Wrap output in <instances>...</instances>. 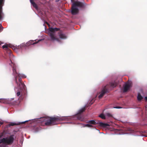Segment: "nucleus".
<instances>
[{"label":"nucleus","mask_w":147,"mask_h":147,"mask_svg":"<svg viewBox=\"0 0 147 147\" xmlns=\"http://www.w3.org/2000/svg\"><path fill=\"white\" fill-rule=\"evenodd\" d=\"M69 117H58L51 118L49 117H44L41 118V120L42 122H45L46 125H53L57 124L56 122L58 120H67L70 119Z\"/></svg>","instance_id":"obj_1"},{"label":"nucleus","mask_w":147,"mask_h":147,"mask_svg":"<svg viewBox=\"0 0 147 147\" xmlns=\"http://www.w3.org/2000/svg\"><path fill=\"white\" fill-rule=\"evenodd\" d=\"M58 29L57 28H49V34L51 38V40L54 41H58L59 39L57 38L56 36V31H57Z\"/></svg>","instance_id":"obj_2"},{"label":"nucleus","mask_w":147,"mask_h":147,"mask_svg":"<svg viewBox=\"0 0 147 147\" xmlns=\"http://www.w3.org/2000/svg\"><path fill=\"white\" fill-rule=\"evenodd\" d=\"M82 6V3L79 1H76L72 4L71 13L73 15L76 14L78 11V7Z\"/></svg>","instance_id":"obj_3"},{"label":"nucleus","mask_w":147,"mask_h":147,"mask_svg":"<svg viewBox=\"0 0 147 147\" xmlns=\"http://www.w3.org/2000/svg\"><path fill=\"white\" fill-rule=\"evenodd\" d=\"M13 141V136H11L0 140V144H2L4 145L10 144L12 143Z\"/></svg>","instance_id":"obj_4"},{"label":"nucleus","mask_w":147,"mask_h":147,"mask_svg":"<svg viewBox=\"0 0 147 147\" xmlns=\"http://www.w3.org/2000/svg\"><path fill=\"white\" fill-rule=\"evenodd\" d=\"M13 74L15 76L16 82H17V76L24 78L26 77V76L23 74H18L16 71V68L17 67L16 65L15 64H13Z\"/></svg>","instance_id":"obj_5"},{"label":"nucleus","mask_w":147,"mask_h":147,"mask_svg":"<svg viewBox=\"0 0 147 147\" xmlns=\"http://www.w3.org/2000/svg\"><path fill=\"white\" fill-rule=\"evenodd\" d=\"M4 0H0V20H2L3 16V14L2 12V8ZM1 27L2 26L0 24V30H1Z\"/></svg>","instance_id":"obj_6"},{"label":"nucleus","mask_w":147,"mask_h":147,"mask_svg":"<svg viewBox=\"0 0 147 147\" xmlns=\"http://www.w3.org/2000/svg\"><path fill=\"white\" fill-rule=\"evenodd\" d=\"M131 86V82H128L126 83L124 87L123 92H127Z\"/></svg>","instance_id":"obj_7"},{"label":"nucleus","mask_w":147,"mask_h":147,"mask_svg":"<svg viewBox=\"0 0 147 147\" xmlns=\"http://www.w3.org/2000/svg\"><path fill=\"white\" fill-rule=\"evenodd\" d=\"M19 88L20 89H25V85L22 83L21 82V78H19Z\"/></svg>","instance_id":"obj_8"},{"label":"nucleus","mask_w":147,"mask_h":147,"mask_svg":"<svg viewBox=\"0 0 147 147\" xmlns=\"http://www.w3.org/2000/svg\"><path fill=\"white\" fill-rule=\"evenodd\" d=\"M106 88H105L102 90L101 92L100 93V95L98 96V98L99 99L101 98L103 96L106 92Z\"/></svg>","instance_id":"obj_9"},{"label":"nucleus","mask_w":147,"mask_h":147,"mask_svg":"<svg viewBox=\"0 0 147 147\" xmlns=\"http://www.w3.org/2000/svg\"><path fill=\"white\" fill-rule=\"evenodd\" d=\"M37 42H34V40H30L26 43V46H29L31 45H33L36 43Z\"/></svg>","instance_id":"obj_10"},{"label":"nucleus","mask_w":147,"mask_h":147,"mask_svg":"<svg viewBox=\"0 0 147 147\" xmlns=\"http://www.w3.org/2000/svg\"><path fill=\"white\" fill-rule=\"evenodd\" d=\"M59 36L60 38L62 39H65L67 38V36L65 35L63 33H61L59 34Z\"/></svg>","instance_id":"obj_11"},{"label":"nucleus","mask_w":147,"mask_h":147,"mask_svg":"<svg viewBox=\"0 0 147 147\" xmlns=\"http://www.w3.org/2000/svg\"><path fill=\"white\" fill-rule=\"evenodd\" d=\"M110 86L114 88L117 85L116 83L115 82H112L110 83Z\"/></svg>","instance_id":"obj_12"},{"label":"nucleus","mask_w":147,"mask_h":147,"mask_svg":"<svg viewBox=\"0 0 147 147\" xmlns=\"http://www.w3.org/2000/svg\"><path fill=\"white\" fill-rule=\"evenodd\" d=\"M88 123H89L93 124H95L98 123V122H96L94 120H93L89 121H88Z\"/></svg>","instance_id":"obj_13"},{"label":"nucleus","mask_w":147,"mask_h":147,"mask_svg":"<svg viewBox=\"0 0 147 147\" xmlns=\"http://www.w3.org/2000/svg\"><path fill=\"white\" fill-rule=\"evenodd\" d=\"M142 98L143 97L140 95V94L138 93L137 96V99L138 100H140L142 99Z\"/></svg>","instance_id":"obj_14"},{"label":"nucleus","mask_w":147,"mask_h":147,"mask_svg":"<svg viewBox=\"0 0 147 147\" xmlns=\"http://www.w3.org/2000/svg\"><path fill=\"white\" fill-rule=\"evenodd\" d=\"M20 124V123H16L12 122V123H9V126H13V125H18Z\"/></svg>","instance_id":"obj_15"},{"label":"nucleus","mask_w":147,"mask_h":147,"mask_svg":"<svg viewBox=\"0 0 147 147\" xmlns=\"http://www.w3.org/2000/svg\"><path fill=\"white\" fill-rule=\"evenodd\" d=\"M85 110V107H83L79 110L78 111V113L80 114L83 112Z\"/></svg>","instance_id":"obj_16"},{"label":"nucleus","mask_w":147,"mask_h":147,"mask_svg":"<svg viewBox=\"0 0 147 147\" xmlns=\"http://www.w3.org/2000/svg\"><path fill=\"white\" fill-rule=\"evenodd\" d=\"M99 116L102 119H105V117L103 114H100Z\"/></svg>","instance_id":"obj_17"},{"label":"nucleus","mask_w":147,"mask_h":147,"mask_svg":"<svg viewBox=\"0 0 147 147\" xmlns=\"http://www.w3.org/2000/svg\"><path fill=\"white\" fill-rule=\"evenodd\" d=\"M84 127H91L92 126L90 124H85L84 126Z\"/></svg>","instance_id":"obj_18"},{"label":"nucleus","mask_w":147,"mask_h":147,"mask_svg":"<svg viewBox=\"0 0 147 147\" xmlns=\"http://www.w3.org/2000/svg\"><path fill=\"white\" fill-rule=\"evenodd\" d=\"M8 45H5L3 46V49L6 48L7 49L8 47Z\"/></svg>","instance_id":"obj_19"},{"label":"nucleus","mask_w":147,"mask_h":147,"mask_svg":"<svg viewBox=\"0 0 147 147\" xmlns=\"http://www.w3.org/2000/svg\"><path fill=\"white\" fill-rule=\"evenodd\" d=\"M102 123L101 125H103L104 126H108V124H103L102 123Z\"/></svg>","instance_id":"obj_20"},{"label":"nucleus","mask_w":147,"mask_h":147,"mask_svg":"<svg viewBox=\"0 0 147 147\" xmlns=\"http://www.w3.org/2000/svg\"><path fill=\"white\" fill-rule=\"evenodd\" d=\"M20 92H17V94H16V95H17V96H19L20 95Z\"/></svg>","instance_id":"obj_21"},{"label":"nucleus","mask_w":147,"mask_h":147,"mask_svg":"<svg viewBox=\"0 0 147 147\" xmlns=\"http://www.w3.org/2000/svg\"><path fill=\"white\" fill-rule=\"evenodd\" d=\"M25 44H23L20 45V47H23L25 45Z\"/></svg>","instance_id":"obj_22"},{"label":"nucleus","mask_w":147,"mask_h":147,"mask_svg":"<svg viewBox=\"0 0 147 147\" xmlns=\"http://www.w3.org/2000/svg\"><path fill=\"white\" fill-rule=\"evenodd\" d=\"M145 99L146 100H147V97H145Z\"/></svg>","instance_id":"obj_23"},{"label":"nucleus","mask_w":147,"mask_h":147,"mask_svg":"<svg viewBox=\"0 0 147 147\" xmlns=\"http://www.w3.org/2000/svg\"><path fill=\"white\" fill-rule=\"evenodd\" d=\"M15 48V47H14L13 46H12V48L13 49H15V48Z\"/></svg>","instance_id":"obj_24"},{"label":"nucleus","mask_w":147,"mask_h":147,"mask_svg":"<svg viewBox=\"0 0 147 147\" xmlns=\"http://www.w3.org/2000/svg\"><path fill=\"white\" fill-rule=\"evenodd\" d=\"M114 108H117V109L119 108L118 107H114Z\"/></svg>","instance_id":"obj_25"},{"label":"nucleus","mask_w":147,"mask_h":147,"mask_svg":"<svg viewBox=\"0 0 147 147\" xmlns=\"http://www.w3.org/2000/svg\"><path fill=\"white\" fill-rule=\"evenodd\" d=\"M28 121H25L24 122H23L22 123H25V122H26Z\"/></svg>","instance_id":"obj_26"},{"label":"nucleus","mask_w":147,"mask_h":147,"mask_svg":"<svg viewBox=\"0 0 147 147\" xmlns=\"http://www.w3.org/2000/svg\"><path fill=\"white\" fill-rule=\"evenodd\" d=\"M42 40L41 39H40V40H38V41H40L41 40Z\"/></svg>","instance_id":"obj_27"},{"label":"nucleus","mask_w":147,"mask_h":147,"mask_svg":"<svg viewBox=\"0 0 147 147\" xmlns=\"http://www.w3.org/2000/svg\"><path fill=\"white\" fill-rule=\"evenodd\" d=\"M107 115H108V116H110V115H109V113H108V114H107Z\"/></svg>","instance_id":"obj_28"}]
</instances>
